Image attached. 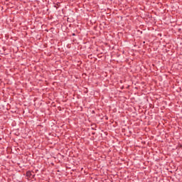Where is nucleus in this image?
Listing matches in <instances>:
<instances>
[{"mask_svg": "<svg viewBox=\"0 0 182 182\" xmlns=\"http://www.w3.org/2000/svg\"><path fill=\"white\" fill-rule=\"evenodd\" d=\"M26 177H31L32 176V172H31L30 171H27L26 173Z\"/></svg>", "mask_w": 182, "mask_h": 182, "instance_id": "obj_1", "label": "nucleus"}, {"mask_svg": "<svg viewBox=\"0 0 182 182\" xmlns=\"http://www.w3.org/2000/svg\"><path fill=\"white\" fill-rule=\"evenodd\" d=\"M73 36H76V34H75V33H72Z\"/></svg>", "mask_w": 182, "mask_h": 182, "instance_id": "obj_2", "label": "nucleus"}, {"mask_svg": "<svg viewBox=\"0 0 182 182\" xmlns=\"http://www.w3.org/2000/svg\"><path fill=\"white\" fill-rule=\"evenodd\" d=\"M55 8H58L57 6H55Z\"/></svg>", "mask_w": 182, "mask_h": 182, "instance_id": "obj_3", "label": "nucleus"}, {"mask_svg": "<svg viewBox=\"0 0 182 182\" xmlns=\"http://www.w3.org/2000/svg\"><path fill=\"white\" fill-rule=\"evenodd\" d=\"M92 134H95V133H92Z\"/></svg>", "mask_w": 182, "mask_h": 182, "instance_id": "obj_4", "label": "nucleus"}]
</instances>
